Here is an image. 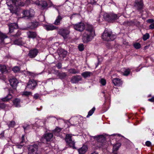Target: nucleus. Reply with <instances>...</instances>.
<instances>
[{"instance_id": "nucleus-1", "label": "nucleus", "mask_w": 154, "mask_h": 154, "mask_svg": "<svg viewBox=\"0 0 154 154\" xmlns=\"http://www.w3.org/2000/svg\"><path fill=\"white\" fill-rule=\"evenodd\" d=\"M74 28L75 29L80 32L83 31L86 28V31L82 35V39L84 43L91 41L94 35L95 32L92 26L88 23L84 24L83 23L80 22L74 25Z\"/></svg>"}, {"instance_id": "nucleus-2", "label": "nucleus", "mask_w": 154, "mask_h": 154, "mask_svg": "<svg viewBox=\"0 0 154 154\" xmlns=\"http://www.w3.org/2000/svg\"><path fill=\"white\" fill-rule=\"evenodd\" d=\"M7 4L11 12L15 13L18 7L24 6L25 3L21 0H8Z\"/></svg>"}, {"instance_id": "nucleus-3", "label": "nucleus", "mask_w": 154, "mask_h": 154, "mask_svg": "<svg viewBox=\"0 0 154 154\" xmlns=\"http://www.w3.org/2000/svg\"><path fill=\"white\" fill-rule=\"evenodd\" d=\"M97 142L93 145V148L95 149L102 148L104 149L106 146H104L106 144V137L103 135H98L91 137Z\"/></svg>"}, {"instance_id": "nucleus-4", "label": "nucleus", "mask_w": 154, "mask_h": 154, "mask_svg": "<svg viewBox=\"0 0 154 154\" xmlns=\"http://www.w3.org/2000/svg\"><path fill=\"white\" fill-rule=\"evenodd\" d=\"M116 38V35L113 34L111 30L107 29L104 30L102 35V39L107 41H113Z\"/></svg>"}, {"instance_id": "nucleus-5", "label": "nucleus", "mask_w": 154, "mask_h": 154, "mask_svg": "<svg viewBox=\"0 0 154 154\" xmlns=\"http://www.w3.org/2000/svg\"><path fill=\"white\" fill-rule=\"evenodd\" d=\"M119 16L113 13L108 14L104 13L103 15V18L107 21L110 22H114L117 20L119 18Z\"/></svg>"}, {"instance_id": "nucleus-6", "label": "nucleus", "mask_w": 154, "mask_h": 154, "mask_svg": "<svg viewBox=\"0 0 154 154\" xmlns=\"http://www.w3.org/2000/svg\"><path fill=\"white\" fill-rule=\"evenodd\" d=\"M72 134H67L66 135V141L67 144L73 149H75V142L74 140H72Z\"/></svg>"}, {"instance_id": "nucleus-7", "label": "nucleus", "mask_w": 154, "mask_h": 154, "mask_svg": "<svg viewBox=\"0 0 154 154\" xmlns=\"http://www.w3.org/2000/svg\"><path fill=\"white\" fill-rule=\"evenodd\" d=\"M53 135L51 133H47L45 134L44 137L40 139L42 143H45L47 141H50L52 138Z\"/></svg>"}, {"instance_id": "nucleus-8", "label": "nucleus", "mask_w": 154, "mask_h": 154, "mask_svg": "<svg viewBox=\"0 0 154 154\" xmlns=\"http://www.w3.org/2000/svg\"><path fill=\"white\" fill-rule=\"evenodd\" d=\"M37 149L38 146L36 144L30 146L29 149V154H39Z\"/></svg>"}, {"instance_id": "nucleus-9", "label": "nucleus", "mask_w": 154, "mask_h": 154, "mask_svg": "<svg viewBox=\"0 0 154 154\" xmlns=\"http://www.w3.org/2000/svg\"><path fill=\"white\" fill-rule=\"evenodd\" d=\"M59 34L62 35L64 39L66 38L69 33V30L67 29H62L58 31Z\"/></svg>"}, {"instance_id": "nucleus-10", "label": "nucleus", "mask_w": 154, "mask_h": 154, "mask_svg": "<svg viewBox=\"0 0 154 154\" xmlns=\"http://www.w3.org/2000/svg\"><path fill=\"white\" fill-rule=\"evenodd\" d=\"M57 10L58 13V15L56 17V18L54 22V24L56 25H59L60 24V21L63 18V15L61 16L60 11L58 8H55Z\"/></svg>"}, {"instance_id": "nucleus-11", "label": "nucleus", "mask_w": 154, "mask_h": 154, "mask_svg": "<svg viewBox=\"0 0 154 154\" xmlns=\"http://www.w3.org/2000/svg\"><path fill=\"white\" fill-rule=\"evenodd\" d=\"M23 15L26 17H33L34 15V11L32 9L29 10H25L23 11Z\"/></svg>"}, {"instance_id": "nucleus-12", "label": "nucleus", "mask_w": 154, "mask_h": 154, "mask_svg": "<svg viewBox=\"0 0 154 154\" xmlns=\"http://www.w3.org/2000/svg\"><path fill=\"white\" fill-rule=\"evenodd\" d=\"M37 85V82L33 79H31L28 82L27 87L33 89Z\"/></svg>"}, {"instance_id": "nucleus-13", "label": "nucleus", "mask_w": 154, "mask_h": 154, "mask_svg": "<svg viewBox=\"0 0 154 154\" xmlns=\"http://www.w3.org/2000/svg\"><path fill=\"white\" fill-rule=\"evenodd\" d=\"M38 52L37 49H34L29 51L28 55L30 58H34L37 55Z\"/></svg>"}, {"instance_id": "nucleus-14", "label": "nucleus", "mask_w": 154, "mask_h": 154, "mask_svg": "<svg viewBox=\"0 0 154 154\" xmlns=\"http://www.w3.org/2000/svg\"><path fill=\"white\" fill-rule=\"evenodd\" d=\"M57 52L59 56L62 58H63L66 55L67 52L62 48L59 49Z\"/></svg>"}, {"instance_id": "nucleus-15", "label": "nucleus", "mask_w": 154, "mask_h": 154, "mask_svg": "<svg viewBox=\"0 0 154 154\" xmlns=\"http://www.w3.org/2000/svg\"><path fill=\"white\" fill-rule=\"evenodd\" d=\"M134 6L138 9H142L143 7V4L142 0H136L135 2Z\"/></svg>"}, {"instance_id": "nucleus-16", "label": "nucleus", "mask_w": 154, "mask_h": 154, "mask_svg": "<svg viewBox=\"0 0 154 154\" xmlns=\"http://www.w3.org/2000/svg\"><path fill=\"white\" fill-rule=\"evenodd\" d=\"M14 44L19 45H23L26 43L24 39L19 38L14 41Z\"/></svg>"}, {"instance_id": "nucleus-17", "label": "nucleus", "mask_w": 154, "mask_h": 154, "mask_svg": "<svg viewBox=\"0 0 154 154\" xmlns=\"http://www.w3.org/2000/svg\"><path fill=\"white\" fill-rule=\"evenodd\" d=\"M9 27V32L10 33L12 32L14 29H17L18 28L17 25L16 23H11L8 25Z\"/></svg>"}, {"instance_id": "nucleus-18", "label": "nucleus", "mask_w": 154, "mask_h": 154, "mask_svg": "<svg viewBox=\"0 0 154 154\" xmlns=\"http://www.w3.org/2000/svg\"><path fill=\"white\" fill-rule=\"evenodd\" d=\"M8 36L5 34H4L1 32H0V44L2 45L4 44V40L7 38ZM2 46L0 45V48H1Z\"/></svg>"}, {"instance_id": "nucleus-19", "label": "nucleus", "mask_w": 154, "mask_h": 154, "mask_svg": "<svg viewBox=\"0 0 154 154\" xmlns=\"http://www.w3.org/2000/svg\"><path fill=\"white\" fill-rule=\"evenodd\" d=\"M88 147L86 145H84L78 150L79 154H84L88 150Z\"/></svg>"}, {"instance_id": "nucleus-20", "label": "nucleus", "mask_w": 154, "mask_h": 154, "mask_svg": "<svg viewBox=\"0 0 154 154\" xmlns=\"http://www.w3.org/2000/svg\"><path fill=\"white\" fill-rule=\"evenodd\" d=\"M112 82L116 86H120L122 83V81L121 80L118 78L113 79L112 80Z\"/></svg>"}, {"instance_id": "nucleus-21", "label": "nucleus", "mask_w": 154, "mask_h": 154, "mask_svg": "<svg viewBox=\"0 0 154 154\" xmlns=\"http://www.w3.org/2000/svg\"><path fill=\"white\" fill-rule=\"evenodd\" d=\"M121 144L120 143H117L113 146L112 154H117V150L120 147Z\"/></svg>"}, {"instance_id": "nucleus-22", "label": "nucleus", "mask_w": 154, "mask_h": 154, "mask_svg": "<svg viewBox=\"0 0 154 154\" xmlns=\"http://www.w3.org/2000/svg\"><path fill=\"white\" fill-rule=\"evenodd\" d=\"M9 82L11 85L12 86H16L18 83L17 79L14 78H12L11 79H10L9 80Z\"/></svg>"}, {"instance_id": "nucleus-23", "label": "nucleus", "mask_w": 154, "mask_h": 154, "mask_svg": "<svg viewBox=\"0 0 154 154\" xmlns=\"http://www.w3.org/2000/svg\"><path fill=\"white\" fill-rule=\"evenodd\" d=\"M27 34L29 38H34L36 36V34L34 32L29 31L27 32Z\"/></svg>"}, {"instance_id": "nucleus-24", "label": "nucleus", "mask_w": 154, "mask_h": 154, "mask_svg": "<svg viewBox=\"0 0 154 154\" xmlns=\"http://www.w3.org/2000/svg\"><path fill=\"white\" fill-rule=\"evenodd\" d=\"M121 71L123 73V75L127 76L130 73V69H129L122 68L121 70Z\"/></svg>"}, {"instance_id": "nucleus-25", "label": "nucleus", "mask_w": 154, "mask_h": 154, "mask_svg": "<svg viewBox=\"0 0 154 154\" xmlns=\"http://www.w3.org/2000/svg\"><path fill=\"white\" fill-rule=\"evenodd\" d=\"M82 75L84 78L89 77L91 75H92V73L90 72L85 71L82 72L81 74Z\"/></svg>"}, {"instance_id": "nucleus-26", "label": "nucleus", "mask_w": 154, "mask_h": 154, "mask_svg": "<svg viewBox=\"0 0 154 154\" xmlns=\"http://www.w3.org/2000/svg\"><path fill=\"white\" fill-rule=\"evenodd\" d=\"M38 5L40 6L41 7L42 9H44L48 5L45 1H42L39 2Z\"/></svg>"}, {"instance_id": "nucleus-27", "label": "nucleus", "mask_w": 154, "mask_h": 154, "mask_svg": "<svg viewBox=\"0 0 154 154\" xmlns=\"http://www.w3.org/2000/svg\"><path fill=\"white\" fill-rule=\"evenodd\" d=\"M45 28L47 30H52L55 29L56 27L52 25H46L45 26Z\"/></svg>"}, {"instance_id": "nucleus-28", "label": "nucleus", "mask_w": 154, "mask_h": 154, "mask_svg": "<svg viewBox=\"0 0 154 154\" xmlns=\"http://www.w3.org/2000/svg\"><path fill=\"white\" fill-rule=\"evenodd\" d=\"M82 78L80 76L77 75L72 77V82L73 83H76L77 82L82 80Z\"/></svg>"}, {"instance_id": "nucleus-29", "label": "nucleus", "mask_w": 154, "mask_h": 154, "mask_svg": "<svg viewBox=\"0 0 154 154\" xmlns=\"http://www.w3.org/2000/svg\"><path fill=\"white\" fill-rule=\"evenodd\" d=\"M20 100L18 98L15 99L13 101L14 105L16 107L20 106Z\"/></svg>"}, {"instance_id": "nucleus-30", "label": "nucleus", "mask_w": 154, "mask_h": 154, "mask_svg": "<svg viewBox=\"0 0 154 154\" xmlns=\"http://www.w3.org/2000/svg\"><path fill=\"white\" fill-rule=\"evenodd\" d=\"M12 97L11 94H8L6 97L2 99V100L3 101H8L12 98Z\"/></svg>"}, {"instance_id": "nucleus-31", "label": "nucleus", "mask_w": 154, "mask_h": 154, "mask_svg": "<svg viewBox=\"0 0 154 154\" xmlns=\"http://www.w3.org/2000/svg\"><path fill=\"white\" fill-rule=\"evenodd\" d=\"M0 71L2 73H4L7 71V69L5 66L4 65H0Z\"/></svg>"}, {"instance_id": "nucleus-32", "label": "nucleus", "mask_w": 154, "mask_h": 154, "mask_svg": "<svg viewBox=\"0 0 154 154\" xmlns=\"http://www.w3.org/2000/svg\"><path fill=\"white\" fill-rule=\"evenodd\" d=\"M70 73L73 74L78 73L80 72V71L78 69H71L69 70Z\"/></svg>"}, {"instance_id": "nucleus-33", "label": "nucleus", "mask_w": 154, "mask_h": 154, "mask_svg": "<svg viewBox=\"0 0 154 154\" xmlns=\"http://www.w3.org/2000/svg\"><path fill=\"white\" fill-rule=\"evenodd\" d=\"M30 28L31 29H34L37 27L38 23L36 22H31L30 23Z\"/></svg>"}, {"instance_id": "nucleus-34", "label": "nucleus", "mask_w": 154, "mask_h": 154, "mask_svg": "<svg viewBox=\"0 0 154 154\" xmlns=\"http://www.w3.org/2000/svg\"><path fill=\"white\" fill-rule=\"evenodd\" d=\"M95 109V107H94L92 108V109L90 110L88 112V115H87L86 116L88 118L90 116H91L94 112V111Z\"/></svg>"}, {"instance_id": "nucleus-35", "label": "nucleus", "mask_w": 154, "mask_h": 154, "mask_svg": "<svg viewBox=\"0 0 154 154\" xmlns=\"http://www.w3.org/2000/svg\"><path fill=\"white\" fill-rule=\"evenodd\" d=\"M32 92L30 91H24L23 92L22 94L26 96H29L32 95Z\"/></svg>"}, {"instance_id": "nucleus-36", "label": "nucleus", "mask_w": 154, "mask_h": 154, "mask_svg": "<svg viewBox=\"0 0 154 154\" xmlns=\"http://www.w3.org/2000/svg\"><path fill=\"white\" fill-rule=\"evenodd\" d=\"M134 47L137 49L140 48L141 47L140 44L139 43H135L133 45Z\"/></svg>"}, {"instance_id": "nucleus-37", "label": "nucleus", "mask_w": 154, "mask_h": 154, "mask_svg": "<svg viewBox=\"0 0 154 154\" xmlns=\"http://www.w3.org/2000/svg\"><path fill=\"white\" fill-rule=\"evenodd\" d=\"M149 34L146 33L143 35V39L144 41H146L149 38Z\"/></svg>"}, {"instance_id": "nucleus-38", "label": "nucleus", "mask_w": 154, "mask_h": 154, "mask_svg": "<svg viewBox=\"0 0 154 154\" xmlns=\"http://www.w3.org/2000/svg\"><path fill=\"white\" fill-rule=\"evenodd\" d=\"M20 70V69L18 66H15L13 68V70L15 72H19Z\"/></svg>"}, {"instance_id": "nucleus-39", "label": "nucleus", "mask_w": 154, "mask_h": 154, "mask_svg": "<svg viewBox=\"0 0 154 154\" xmlns=\"http://www.w3.org/2000/svg\"><path fill=\"white\" fill-rule=\"evenodd\" d=\"M100 83L103 85H106V81L105 79H102L100 81Z\"/></svg>"}, {"instance_id": "nucleus-40", "label": "nucleus", "mask_w": 154, "mask_h": 154, "mask_svg": "<svg viewBox=\"0 0 154 154\" xmlns=\"http://www.w3.org/2000/svg\"><path fill=\"white\" fill-rule=\"evenodd\" d=\"M15 123L14 121H12L10 122V123L8 125V126L9 127L13 128L15 125Z\"/></svg>"}, {"instance_id": "nucleus-41", "label": "nucleus", "mask_w": 154, "mask_h": 154, "mask_svg": "<svg viewBox=\"0 0 154 154\" xmlns=\"http://www.w3.org/2000/svg\"><path fill=\"white\" fill-rule=\"evenodd\" d=\"M78 48L80 51H82L84 49V45L82 44H80L78 46Z\"/></svg>"}, {"instance_id": "nucleus-42", "label": "nucleus", "mask_w": 154, "mask_h": 154, "mask_svg": "<svg viewBox=\"0 0 154 154\" xmlns=\"http://www.w3.org/2000/svg\"><path fill=\"white\" fill-rule=\"evenodd\" d=\"M59 76L60 79H62L66 76V74L64 72H63L60 73L59 74Z\"/></svg>"}, {"instance_id": "nucleus-43", "label": "nucleus", "mask_w": 154, "mask_h": 154, "mask_svg": "<svg viewBox=\"0 0 154 154\" xmlns=\"http://www.w3.org/2000/svg\"><path fill=\"white\" fill-rule=\"evenodd\" d=\"M61 131V129L57 127L54 130V133L55 134L57 132H59Z\"/></svg>"}, {"instance_id": "nucleus-44", "label": "nucleus", "mask_w": 154, "mask_h": 154, "mask_svg": "<svg viewBox=\"0 0 154 154\" xmlns=\"http://www.w3.org/2000/svg\"><path fill=\"white\" fill-rule=\"evenodd\" d=\"M147 22L149 23H153L154 22V20L152 19H149L147 20Z\"/></svg>"}, {"instance_id": "nucleus-45", "label": "nucleus", "mask_w": 154, "mask_h": 154, "mask_svg": "<svg viewBox=\"0 0 154 154\" xmlns=\"http://www.w3.org/2000/svg\"><path fill=\"white\" fill-rule=\"evenodd\" d=\"M149 29H154V22L152 23L149 26Z\"/></svg>"}, {"instance_id": "nucleus-46", "label": "nucleus", "mask_w": 154, "mask_h": 154, "mask_svg": "<svg viewBox=\"0 0 154 154\" xmlns=\"http://www.w3.org/2000/svg\"><path fill=\"white\" fill-rule=\"evenodd\" d=\"M151 143L149 141H147L146 142V145L147 146H150L151 145Z\"/></svg>"}, {"instance_id": "nucleus-47", "label": "nucleus", "mask_w": 154, "mask_h": 154, "mask_svg": "<svg viewBox=\"0 0 154 154\" xmlns=\"http://www.w3.org/2000/svg\"><path fill=\"white\" fill-rule=\"evenodd\" d=\"M39 97V94H34V98L35 99H37Z\"/></svg>"}, {"instance_id": "nucleus-48", "label": "nucleus", "mask_w": 154, "mask_h": 154, "mask_svg": "<svg viewBox=\"0 0 154 154\" xmlns=\"http://www.w3.org/2000/svg\"><path fill=\"white\" fill-rule=\"evenodd\" d=\"M56 66L58 68L60 69L62 67L61 64L60 63H58L57 65Z\"/></svg>"}, {"instance_id": "nucleus-49", "label": "nucleus", "mask_w": 154, "mask_h": 154, "mask_svg": "<svg viewBox=\"0 0 154 154\" xmlns=\"http://www.w3.org/2000/svg\"><path fill=\"white\" fill-rule=\"evenodd\" d=\"M97 0H91L90 3L91 4H95Z\"/></svg>"}, {"instance_id": "nucleus-50", "label": "nucleus", "mask_w": 154, "mask_h": 154, "mask_svg": "<svg viewBox=\"0 0 154 154\" xmlns=\"http://www.w3.org/2000/svg\"><path fill=\"white\" fill-rule=\"evenodd\" d=\"M148 100L149 101L152 102H154V96L152 97L151 98L149 99Z\"/></svg>"}, {"instance_id": "nucleus-51", "label": "nucleus", "mask_w": 154, "mask_h": 154, "mask_svg": "<svg viewBox=\"0 0 154 154\" xmlns=\"http://www.w3.org/2000/svg\"><path fill=\"white\" fill-rule=\"evenodd\" d=\"M111 136H117V137H120L121 136V135L120 134H111Z\"/></svg>"}, {"instance_id": "nucleus-52", "label": "nucleus", "mask_w": 154, "mask_h": 154, "mask_svg": "<svg viewBox=\"0 0 154 154\" xmlns=\"http://www.w3.org/2000/svg\"><path fill=\"white\" fill-rule=\"evenodd\" d=\"M17 148L18 149H21L23 147V146L21 145H17L16 146Z\"/></svg>"}, {"instance_id": "nucleus-53", "label": "nucleus", "mask_w": 154, "mask_h": 154, "mask_svg": "<svg viewBox=\"0 0 154 154\" xmlns=\"http://www.w3.org/2000/svg\"><path fill=\"white\" fill-rule=\"evenodd\" d=\"M26 4H28L31 3V1L32 0H26Z\"/></svg>"}, {"instance_id": "nucleus-54", "label": "nucleus", "mask_w": 154, "mask_h": 154, "mask_svg": "<svg viewBox=\"0 0 154 154\" xmlns=\"http://www.w3.org/2000/svg\"><path fill=\"white\" fill-rule=\"evenodd\" d=\"M24 135H23L22 137V142L24 141Z\"/></svg>"}, {"instance_id": "nucleus-55", "label": "nucleus", "mask_w": 154, "mask_h": 154, "mask_svg": "<svg viewBox=\"0 0 154 154\" xmlns=\"http://www.w3.org/2000/svg\"><path fill=\"white\" fill-rule=\"evenodd\" d=\"M49 4H50V6H51L53 5V4L51 2H50Z\"/></svg>"}, {"instance_id": "nucleus-56", "label": "nucleus", "mask_w": 154, "mask_h": 154, "mask_svg": "<svg viewBox=\"0 0 154 154\" xmlns=\"http://www.w3.org/2000/svg\"><path fill=\"white\" fill-rule=\"evenodd\" d=\"M91 154H98V153L96 152H94L91 153Z\"/></svg>"}, {"instance_id": "nucleus-57", "label": "nucleus", "mask_w": 154, "mask_h": 154, "mask_svg": "<svg viewBox=\"0 0 154 154\" xmlns=\"http://www.w3.org/2000/svg\"><path fill=\"white\" fill-rule=\"evenodd\" d=\"M27 73L29 74L30 75H31V73L29 72H27Z\"/></svg>"}, {"instance_id": "nucleus-58", "label": "nucleus", "mask_w": 154, "mask_h": 154, "mask_svg": "<svg viewBox=\"0 0 154 154\" xmlns=\"http://www.w3.org/2000/svg\"><path fill=\"white\" fill-rule=\"evenodd\" d=\"M23 128H24V130L25 131L26 130V129L27 128V127L25 128L24 127H23Z\"/></svg>"}, {"instance_id": "nucleus-59", "label": "nucleus", "mask_w": 154, "mask_h": 154, "mask_svg": "<svg viewBox=\"0 0 154 154\" xmlns=\"http://www.w3.org/2000/svg\"><path fill=\"white\" fill-rule=\"evenodd\" d=\"M102 93L104 94H105V92H102Z\"/></svg>"}, {"instance_id": "nucleus-60", "label": "nucleus", "mask_w": 154, "mask_h": 154, "mask_svg": "<svg viewBox=\"0 0 154 154\" xmlns=\"http://www.w3.org/2000/svg\"><path fill=\"white\" fill-rule=\"evenodd\" d=\"M104 97H105V98H106V97H105V95H104Z\"/></svg>"}, {"instance_id": "nucleus-61", "label": "nucleus", "mask_w": 154, "mask_h": 154, "mask_svg": "<svg viewBox=\"0 0 154 154\" xmlns=\"http://www.w3.org/2000/svg\"><path fill=\"white\" fill-rule=\"evenodd\" d=\"M38 146H41L40 144H39V143H38Z\"/></svg>"}, {"instance_id": "nucleus-62", "label": "nucleus", "mask_w": 154, "mask_h": 154, "mask_svg": "<svg viewBox=\"0 0 154 154\" xmlns=\"http://www.w3.org/2000/svg\"><path fill=\"white\" fill-rule=\"evenodd\" d=\"M98 58V61H100V60H99V58Z\"/></svg>"}]
</instances>
